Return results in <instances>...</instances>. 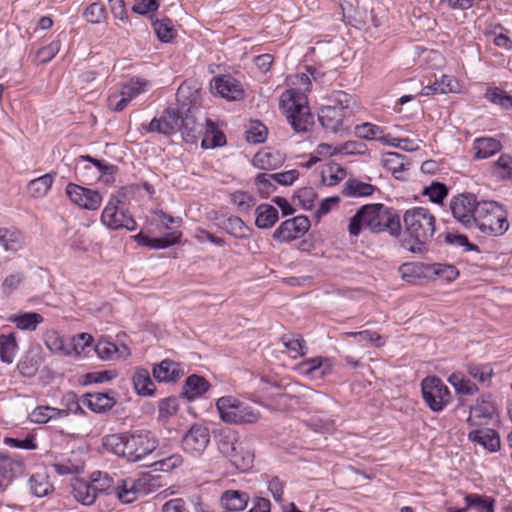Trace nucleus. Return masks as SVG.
<instances>
[{
	"mask_svg": "<svg viewBox=\"0 0 512 512\" xmlns=\"http://www.w3.org/2000/svg\"><path fill=\"white\" fill-rule=\"evenodd\" d=\"M363 228L372 233L387 232L392 237H399L402 231L398 213L381 203L363 205L351 217L348 225L350 235L359 236Z\"/></svg>",
	"mask_w": 512,
	"mask_h": 512,
	"instance_id": "obj_1",
	"label": "nucleus"
},
{
	"mask_svg": "<svg viewBox=\"0 0 512 512\" xmlns=\"http://www.w3.org/2000/svg\"><path fill=\"white\" fill-rule=\"evenodd\" d=\"M406 237L401 241L403 248L414 254H425L429 251L436 231L434 215L424 207H413L403 214Z\"/></svg>",
	"mask_w": 512,
	"mask_h": 512,
	"instance_id": "obj_2",
	"label": "nucleus"
},
{
	"mask_svg": "<svg viewBox=\"0 0 512 512\" xmlns=\"http://www.w3.org/2000/svg\"><path fill=\"white\" fill-rule=\"evenodd\" d=\"M158 439L149 430H134L107 437L105 446L115 455L128 462H138L153 453L158 447Z\"/></svg>",
	"mask_w": 512,
	"mask_h": 512,
	"instance_id": "obj_3",
	"label": "nucleus"
},
{
	"mask_svg": "<svg viewBox=\"0 0 512 512\" xmlns=\"http://www.w3.org/2000/svg\"><path fill=\"white\" fill-rule=\"evenodd\" d=\"M91 483L99 494V503L105 502L107 497L113 496L122 503L129 504L137 499L139 490L132 478L118 479L116 482L107 473L93 472Z\"/></svg>",
	"mask_w": 512,
	"mask_h": 512,
	"instance_id": "obj_4",
	"label": "nucleus"
},
{
	"mask_svg": "<svg viewBox=\"0 0 512 512\" xmlns=\"http://www.w3.org/2000/svg\"><path fill=\"white\" fill-rule=\"evenodd\" d=\"M280 108L297 133L308 131L309 126L313 124V116L310 113L306 96L296 90L288 91L287 98L282 95Z\"/></svg>",
	"mask_w": 512,
	"mask_h": 512,
	"instance_id": "obj_5",
	"label": "nucleus"
},
{
	"mask_svg": "<svg viewBox=\"0 0 512 512\" xmlns=\"http://www.w3.org/2000/svg\"><path fill=\"white\" fill-rule=\"evenodd\" d=\"M474 227L487 235H502L509 228L507 212L496 201H480Z\"/></svg>",
	"mask_w": 512,
	"mask_h": 512,
	"instance_id": "obj_6",
	"label": "nucleus"
},
{
	"mask_svg": "<svg viewBox=\"0 0 512 512\" xmlns=\"http://www.w3.org/2000/svg\"><path fill=\"white\" fill-rule=\"evenodd\" d=\"M221 420L230 424H251L259 419V413L233 396H223L216 402Z\"/></svg>",
	"mask_w": 512,
	"mask_h": 512,
	"instance_id": "obj_7",
	"label": "nucleus"
},
{
	"mask_svg": "<svg viewBox=\"0 0 512 512\" xmlns=\"http://www.w3.org/2000/svg\"><path fill=\"white\" fill-rule=\"evenodd\" d=\"M422 397L433 412L442 411L450 402L449 388L437 376H427L421 382Z\"/></svg>",
	"mask_w": 512,
	"mask_h": 512,
	"instance_id": "obj_8",
	"label": "nucleus"
},
{
	"mask_svg": "<svg viewBox=\"0 0 512 512\" xmlns=\"http://www.w3.org/2000/svg\"><path fill=\"white\" fill-rule=\"evenodd\" d=\"M480 201L473 193H461L453 196L449 208L453 218L467 229L474 228L475 214Z\"/></svg>",
	"mask_w": 512,
	"mask_h": 512,
	"instance_id": "obj_9",
	"label": "nucleus"
},
{
	"mask_svg": "<svg viewBox=\"0 0 512 512\" xmlns=\"http://www.w3.org/2000/svg\"><path fill=\"white\" fill-rule=\"evenodd\" d=\"M352 116V111L333 104L322 106L318 112L321 125L334 133L348 131L350 128L348 121Z\"/></svg>",
	"mask_w": 512,
	"mask_h": 512,
	"instance_id": "obj_10",
	"label": "nucleus"
},
{
	"mask_svg": "<svg viewBox=\"0 0 512 512\" xmlns=\"http://www.w3.org/2000/svg\"><path fill=\"white\" fill-rule=\"evenodd\" d=\"M65 192L71 202L80 208L97 210L101 206L102 196L97 190H92L75 183H68Z\"/></svg>",
	"mask_w": 512,
	"mask_h": 512,
	"instance_id": "obj_11",
	"label": "nucleus"
},
{
	"mask_svg": "<svg viewBox=\"0 0 512 512\" xmlns=\"http://www.w3.org/2000/svg\"><path fill=\"white\" fill-rule=\"evenodd\" d=\"M184 111L178 107H167L160 118H153L147 128L148 132L172 135L179 130Z\"/></svg>",
	"mask_w": 512,
	"mask_h": 512,
	"instance_id": "obj_12",
	"label": "nucleus"
},
{
	"mask_svg": "<svg viewBox=\"0 0 512 512\" xmlns=\"http://www.w3.org/2000/svg\"><path fill=\"white\" fill-rule=\"evenodd\" d=\"M210 89L215 95H219L230 101L242 100L245 91L239 80L231 75H219L212 79Z\"/></svg>",
	"mask_w": 512,
	"mask_h": 512,
	"instance_id": "obj_13",
	"label": "nucleus"
},
{
	"mask_svg": "<svg viewBox=\"0 0 512 512\" xmlns=\"http://www.w3.org/2000/svg\"><path fill=\"white\" fill-rule=\"evenodd\" d=\"M210 442V432L206 426L194 424L182 438L184 451L201 455Z\"/></svg>",
	"mask_w": 512,
	"mask_h": 512,
	"instance_id": "obj_14",
	"label": "nucleus"
},
{
	"mask_svg": "<svg viewBox=\"0 0 512 512\" xmlns=\"http://www.w3.org/2000/svg\"><path fill=\"white\" fill-rule=\"evenodd\" d=\"M310 220L305 215H299L285 220L273 232V239L279 242H289L297 237V234H304L310 228Z\"/></svg>",
	"mask_w": 512,
	"mask_h": 512,
	"instance_id": "obj_15",
	"label": "nucleus"
},
{
	"mask_svg": "<svg viewBox=\"0 0 512 512\" xmlns=\"http://www.w3.org/2000/svg\"><path fill=\"white\" fill-rule=\"evenodd\" d=\"M116 395L112 389L106 392H87L82 395V404L94 413H106L116 405Z\"/></svg>",
	"mask_w": 512,
	"mask_h": 512,
	"instance_id": "obj_16",
	"label": "nucleus"
},
{
	"mask_svg": "<svg viewBox=\"0 0 512 512\" xmlns=\"http://www.w3.org/2000/svg\"><path fill=\"white\" fill-rule=\"evenodd\" d=\"M297 369L312 379H323L332 374L333 364L330 358L317 356L300 362Z\"/></svg>",
	"mask_w": 512,
	"mask_h": 512,
	"instance_id": "obj_17",
	"label": "nucleus"
},
{
	"mask_svg": "<svg viewBox=\"0 0 512 512\" xmlns=\"http://www.w3.org/2000/svg\"><path fill=\"white\" fill-rule=\"evenodd\" d=\"M183 140L189 144H196L198 139L203 135V125L196 121L192 107L185 110L184 117L179 127Z\"/></svg>",
	"mask_w": 512,
	"mask_h": 512,
	"instance_id": "obj_18",
	"label": "nucleus"
},
{
	"mask_svg": "<svg viewBox=\"0 0 512 512\" xmlns=\"http://www.w3.org/2000/svg\"><path fill=\"white\" fill-rule=\"evenodd\" d=\"M152 374L159 383H174L181 378L184 372L179 363L170 359H164L153 366Z\"/></svg>",
	"mask_w": 512,
	"mask_h": 512,
	"instance_id": "obj_19",
	"label": "nucleus"
},
{
	"mask_svg": "<svg viewBox=\"0 0 512 512\" xmlns=\"http://www.w3.org/2000/svg\"><path fill=\"white\" fill-rule=\"evenodd\" d=\"M285 160L284 153L279 150L265 148L254 155L252 164L258 169L270 171L281 167Z\"/></svg>",
	"mask_w": 512,
	"mask_h": 512,
	"instance_id": "obj_20",
	"label": "nucleus"
},
{
	"mask_svg": "<svg viewBox=\"0 0 512 512\" xmlns=\"http://www.w3.org/2000/svg\"><path fill=\"white\" fill-rule=\"evenodd\" d=\"M181 233L177 231L169 232L162 237H150L143 232L133 236L138 245L151 249H165L180 241Z\"/></svg>",
	"mask_w": 512,
	"mask_h": 512,
	"instance_id": "obj_21",
	"label": "nucleus"
},
{
	"mask_svg": "<svg viewBox=\"0 0 512 512\" xmlns=\"http://www.w3.org/2000/svg\"><path fill=\"white\" fill-rule=\"evenodd\" d=\"M468 439L483 446L489 452H497L501 447L498 432L491 428L472 430L468 434Z\"/></svg>",
	"mask_w": 512,
	"mask_h": 512,
	"instance_id": "obj_22",
	"label": "nucleus"
},
{
	"mask_svg": "<svg viewBox=\"0 0 512 512\" xmlns=\"http://www.w3.org/2000/svg\"><path fill=\"white\" fill-rule=\"evenodd\" d=\"M249 494L240 490H226L220 497L221 506L227 512L243 511L249 502Z\"/></svg>",
	"mask_w": 512,
	"mask_h": 512,
	"instance_id": "obj_23",
	"label": "nucleus"
},
{
	"mask_svg": "<svg viewBox=\"0 0 512 512\" xmlns=\"http://www.w3.org/2000/svg\"><path fill=\"white\" fill-rule=\"evenodd\" d=\"M210 388V383L197 374L188 376L183 384L181 396L189 401L201 397Z\"/></svg>",
	"mask_w": 512,
	"mask_h": 512,
	"instance_id": "obj_24",
	"label": "nucleus"
},
{
	"mask_svg": "<svg viewBox=\"0 0 512 512\" xmlns=\"http://www.w3.org/2000/svg\"><path fill=\"white\" fill-rule=\"evenodd\" d=\"M214 221L217 227L225 230L235 238H246L247 235L245 234V231L250 230L245 222L238 216H216Z\"/></svg>",
	"mask_w": 512,
	"mask_h": 512,
	"instance_id": "obj_25",
	"label": "nucleus"
},
{
	"mask_svg": "<svg viewBox=\"0 0 512 512\" xmlns=\"http://www.w3.org/2000/svg\"><path fill=\"white\" fill-rule=\"evenodd\" d=\"M225 457L229 459L236 469L242 472L248 471L253 466L254 462V453L241 442L234 447L231 454H227Z\"/></svg>",
	"mask_w": 512,
	"mask_h": 512,
	"instance_id": "obj_26",
	"label": "nucleus"
},
{
	"mask_svg": "<svg viewBox=\"0 0 512 512\" xmlns=\"http://www.w3.org/2000/svg\"><path fill=\"white\" fill-rule=\"evenodd\" d=\"M132 382L136 393L139 396L150 397L156 392V386L152 380L150 373L145 368H138L133 377Z\"/></svg>",
	"mask_w": 512,
	"mask_h": 512,
	"instance_id": "obj_27",
	"label": "nucleus"
},
{
	"mask_svg": "<svg viewBox=\"0 0 512 512\" xmlns=\"http://www.w3.org/2000/svg\"><path fill=\"white\" fill-rule=\"evenodd\" d=\"M73 495L75 499L83 505L90 506L97 500L99 501V494L91 482L86 480L77 479L73 485Z\"/></svg>",
	"mask_w": 512,
	"mask_h": 512,
	"instance_id": "obj_28",
	"label": "nucleus"
},
{
	"mask_svg": "<svg viewBox=\"0 0 512 512\" xmlns=\"http://www.w3.org/2000/svg\"><path fill=\"white\" fill-rule=\"evenodd\" d=\"M42 363V357L38 350L29 349L20 359L17 364V369L20 374L24 377H33L36 375L40 365Z\"/></svg>",
	"mask_w": 512,
	"mask_h": 512,
	"instance_id": "obj_29",
	"label": "nucleus"
},
{
	"mask_svg": "<svg viewBox=\"0 0 512 512\" xmlns=\"http://www.w3.org/2000/svg\"><path fill=\"white\" fill-rule=\"evenodd\" d=\"M226 144V136L220 131L216 124L209 118H206V128L201 140V146L204 149H213L222 147Z\"/></svg>",
	"mask_w": 512,
	"mask_h": 512,
	"instance_id": "obj_30",
	"label": "nucleus"
},
{
	"mask_svg": "<svg viewBox=\"0 0 512 512\" xmlns=\"http://www.w3.org/2000/svg\"><path fill=\"white\" fill-rule=\"evenodd\" d=\"M502 144L499 140L492 137H481L474 141L473 149L475 159H486L499 152Z\"/></svg>",
	"mask_w": 512,
	"mask_h": 512,
	"instance_id": "obj_31",
	"label": "nucleus"
},
{
	"mask_svg": "<svg viewBox=\"0 0 512 512\" xmlns=\"http://www.w3.org/2000/svg\"><path fill=\"white\" fill-rule=\"evenodd\" d=\"M255 225L259 229H269L274 226V224L279 219L278 210L266 203L260 204L255 210Z\"/></svg>",
	"mask_w": 512,
	"mask_h": 512,
	"instance_id": "obj_32",
	"label": "nucleus"
},
{
	"mask_svg": "<svg viewBox=\"0 0 512 512\" xmlns=\"http://www.w3.org/2000/svg\"><path fill=\"white\" fill-rule=\"evenodd\" d=\"M376 190L377 187L372 184L362 182L355 178H350L343 185L341 193L345 197H368Z\"/></svg>",
	"mask_w": 512,
	"mask_h": 512,
	"instance_id": "obj_33",
	"label": "nucleus"
},
{
	"mask_svg": "<svg viewBox=\"0 0 512 512\" xmlns=\"http://www.w3.org/2000/svg\"><path fill=\"white\" fill-rule=\"evenodd\" d=\"M120 203V199L117 196L112 195L101 214L102 223L113 230L121 228V216L120 212L118 211V206Z\"/></svg>",
	"mask_w": 512,
	"mask_h": 512,
	"instance_id": "obj_34",
	"label": "nucleus"
},
{
	"mask_svg": "<svg viewBox=\"0 0 512 512\" xmlns=\"http://www.w3.org/2000/svg\"><path fill=\"white\" fill-rule=\"evenodd\" d=\"M9 321L20 330L34 331L44 321V318L37 312H23L11 315Z\"/></svg>",
	"mask_w": 512,
	"mask_h": 512,
	"instance_id": "obj_35",
	"label": "nucleus"
},
{
	"mask_svg": "<svg viewBox=\"0 0 512 512\" xmlns=\"http://www.w3.org/2000/svg\"><path fill=\"white\" fill-rule=\"evenodd\" d=\"M465 509H473L476 512H494L495 499L476 493L467 494L464 497Z\"/></svg>",
	"mask_w": 512,
	"mask_h": 512,
	"instance_id": "obj_36",
	"label": "nucleus"
},
{
	"mask_svg": "<svg viewBox=\"0 0 512 512\" xmlns=\"http://www.w3.org/2000/svg\"><path fill=\"white\" fill-rule=\"evenodd\" d=\"M18 352V343L15 333L0 335V360L6 364H12Z\"/></svg>",
	"mask_w": 512,
	"mask_h": 512,
	"instance_id": "obj_37",
	"label": "nucleus"
},
{
	"mask_svg": "<svg viewBox=\"0 0 512 512\" xmlns=\"http://www.w3.org/2000/svg\"><path fill=\"white\" fill-rule=\"evenodd\" d=\"M215 439L218 449L223 456L231 454L234 447L239 443L237 432L231 428L220 429Z\"/></svg>",
	"mask_w": 512,
	"mask_h": 512,
	"instance_id": "obj_38",
	"label": "nucleus"
},
{
	"mask_svg": "<svg viewBox=\"0 0 512 512\" xmlns=\"http://www.w3.org/2000/svg\"><path fill=\"white\" fill-rule=\"evenodd\" d=\"M429 264L424 263H403L398 271L402 277L407 282H414L416 279L422 277H429Z\"/></svg>",
	"mask_w": 512,
	"mask_h": 512,
	"instance_id": "obj_39",
	"label": "nucleus"
},
{
	"mask_svg": "<svg viewBox=\"0 0 512 512\" xmlns=\"http://www.w3.org/2000/svg\"><path fill=\"white\" fill-rule=\"evenodd\" d=\"M152 26L159 41L163 43L171 42L177 35L173 22L170 18L152 19Z\"/></svg>",
	"mask_w": 512,
	"mask_h": 512,
	"instance_id": "obj_40",
	"label": "nucleus"
},
{
	"mask_svg": "<svg viewBox=\"0 0 512 512\" xmlns=\"http://www.w3.org/2000/svg\"><path fill=\"white\" fill-rule=\"evenodd\" d=\"M54 176L55 173H47L31 180L27 187L29 194L35 198L45 196L52 186Z\"/></svg>",
	"mask_w": 512,
	"mask_h": 512,
	"instance_id": "obj_41",
	"label": "nucleus"
},
{
	"mask_svg": "<svg viewBox=\"0 0 512 512\" xmlns=\"http://www.w3.org/2000/svg\"><path fill=\"white\" fill-rule=\"evenodd\" d=\"M405 159L406 157L400 153L388 152L382 159V165L386 170L391 171L396 179H400L398 173L408 169Z\"/></svg>",
	"mask_w": 512,
	"mask_h": 512,
	"instance_id": "obj_42",
	"label": "nucleus"
},
{
	"mask_svg": "<svg viewBox=\"0 0 512 512\" xmlns=\"http://www.w3.org/2000/svg\"><path fill=\"white\" fill-rule=\"evenodd\" d=\"M61 405L63 408L60 411L65 412V417L70 413L80 416L86 415L85 410L82 408V397L79 398L74 391H68L62 396Z\"/></svg>",
	"mask_w": 512,
	"mask_h": 512,
	"instance_id": "obj_43",
	"label": "nucleus"
},
{
	"mask_svg": "<svg viewBox=\"0 0 512 512\" xmlns=\"http://www.w3.org/2000/svg\"><path fill=\"white\" fill-rule=\"evenodd\" d=\"M31 421L38 424H45L52 419L65 418V412L60 408L50 406H37L30 415Z\"/></svg>",
	"mask_w": 512,
	"mask_h": 512,
	"instance_id": "obj_44",
	"label": "nucleus"
},
{
	"mask_svg": "<svg viewBox=\"0 0 512 512\" xmlns=\"http://www.w3.org/2000/svg\"><path fill=\"white\" fill-rule=\"evenodd\" d=\"M280 340L289 352L295 354L293 357H303L308 352L306 341L300 335L284 334Z\"/></svg>",
	"mask_w": 512,
	"mask_h": 512,
	"instance_id": "obj_45",
	"label": "nucleus"
},
{
	"mask_svg": "<svg viewBox=\"0 0 512 512\" xmlns=\"http://www.w3.org/2000/svg\"><path fill=\"white\" fill-rule=\"evenodd\" d=\"M453 78L447 75H442L441 79H435L431 84L424 86L421 90V95L431 96L434 94H446L453 91Z\"/></svg>",
	"mask_w": 512,
	"mask_h": 512,
	"instance_id": "obj_46",
	"label": "nucleus"
},
{
	"mask_svg": "<svg viewBox=\"0 0 512 512\" xmlns=\"http://www.w3.org/2000/svg\"><path fill=\"white\" fill-rule=\"evenodd\" d=\"M346 177V170L337 163H329L321 172L322 183L335 186Z\"/></svg>",
	"mask_w": 512,
	"mask_h": 512,
	"instance_id": "obj_47",
	"label": "nucleus"
},
{
	"mask_svg": "<svg viewBox=\"0 0 512 512\" xmlns=\"http://www.w3.org/2000/svg\"><path fill=\"white\" fill-rule=\"evenodd\" d=\"M443 237V241L451 246L455 247H463L464 251H473V252H479V246L471 243L468 239V237L464 234L455 233V232H446L444 234H441L438 236V238Z\"/></svg>",
	"mask_w": 512,
	"mask_h": 512,
	"instance_id": "obj_48",
	"label": "nucleus"
},
{
	"mask_svg": "<svg viewBox=\"0 0 512 512\" xmlns=\"http://www.w3.org/2000/svg\"><path fill=\"white\" fill-rule=\"evenodd\" d=\"M484 97L490 103L499 105L504 110L512 109V96L498 87H488Z\"/></svg>",
	"mask_w": 512,
	"mask_h": 512,
	"instance_id": "obj_49",
	"label": "nucleus"
},
{
	"mask_svg": "<svg viewBox=\"0 0 512 512\" xmlns=\"http://www.w3.org/2000/svg\"><path fill=\"white\" fill-rule=\"evenodd\" d=\"M29 485L31 492L36 497H44L53 490V486L49 482L48 476L42 473L31 475Z\"/></svg>",
	"mask_w": 512,
	"mask_h": 512,
	"instance_id": "obj_50",
	"label": "nucleus"
},
{
	"mask_svg": "<svg viewBox=\"0 0 512 512\" xmlns=\"http://www.w3.org/2000/svg\"><path fill=\"white\" fill-rule=\"evenodd\" d=\"M428 269L429 276L432 274L447 282H452L459 276V270L452 264L433 263L428 265Z\"/></svg>",
	"mask_w": 512,
	"mask_h": 512,
	"instance_id": "obj_51",
	"label": "nucleus"
},
{
	"mask_svg": "<svg viewBox=\"0 0 512 512\" xmlns=\"http://www.w3.org/2000/svg\"><path fill=\"white\" fill-rule=\"evenodd\" d=\"M92 342V336L87 333H80L74 337L68 338V349L66 356H80L89 347Z\"/></svg>",
	"mask_w": 512,
	"mask_h": 512,
	"instance_id": "obj_52",
	"label": "nucleus"
},
{
	"mask_svg": "<svg viewBox=\"0 0 512 512\" xmlns=\"http://www.w3.org/2000/svg\"><path fill=\"white\" fill-rule=\"evenodd\" d=\"M22 236L18 231H11L6 228L0 229V246L6 251L16 252L21 248Z\"/></svg>",
	"mask_w": 512,
	"mask_h": 512,
	"instance_id": "obj_53",
	"label": "nucleus"
},
{
	"mask_svg": "<svg viewBox=\"0 0 512 512\" xmlns=\"http://www.w3.org/2000/svg\"><path fill=\"white\" fill-rule=\"evenodd\" d=\"M448 193L449 189L446 184L438 181H433L422 190V195L428 196L430 201L435 204H442L444 199L448 196Z\"/></svg>",
	"mask_w": 512,
	"mask_h": 512,
	"instance_id": "obj_54",
	"label": "nucleus"
},
{
	"mask_svg": "<svg viewBox=\"0 0 512 512\" xmlns=\"http://www.w3.org/2000/svg\"><path fill=\"white\" fill-rule=\"evenodd\" d=\"M45 344L47 348L53 353H58L66 356L68 349V338L62 337L56 331H50L45 334Z\"/></svg>",
	"mask_w": 512,
	"mask_h": 512,
	"instance_id": "obj_55",
	"label": "nucleus"
},
{
	"mask_svg": "<svg viewBox=\"0 0 512 512\" xmlns=\"http://www.w3.org/2000/svg\"><path fill=\"white\" fill-rule=\"evenodd\" d=\"M255 185L261 196V198H268L272 193L277 190L274 179L271 178V174L259 173L255 177Z\"/></svg>",
	"mask_w": 512,
	"mask_h": 512,
	"instance_id": "obj_56",
	"label": "nucleus"
},
{
	"mask_svg": "<svg viewBox=\"0 0 512 512\" xmlns=\"http://www.w3.org/2000/svg\"><path fill=\"white\" fill-rule=\"evenodd\" d=\"M448 381L454 386L458 394L473 395L478 391V387L474 382L464 379L455 373L449 376Z\"/></svg>",
	"mask_w": 512,
	"mask_h": 512,
	"instance_id": "obj_57",
	"label": "nucleus"
},
{
	"mask_svg": "<svg viewBox=\"0 0 512 512\" xmlns=\"http://www.w3.org/2000/svg\"><path fill=\"white\" fill-rule=\"evenodd\" d=\"M23 463L13 460L8 454H0V471L3 477L13 478L21 471Z\"/></svg>",
	"mask_w": 512,
	"mask_h": 512,
	"instance_id": "obj_58",
	"label": "nucleus"
},
{
	"mask_svg": "<svg viewBox=\"0 0 512 512\" xmlns=\"http://www.w3.org/2000/svg\"><path fill=\"white\" fill-rule=\"evenodd\" d=\"M230 201L240 212H246L256 204V198L246 191H235L230 194Z\"/></svg>",
	"mask_w": 512,
	"mask_h": 512,
	"instance_id": "obj_59",
	"label": "nucleus"
},
{
	"mask_svg": "<svg viewBox=\"0 0 512 512\" xmlns=\"http://www.w3.org/2000/svg\"><path fill=\"white\" fill-rule=\"evenodd\" d=\"M83 18L91 24H99L106 19V9L98 2L92 3L84 10Z\"/></svg>",
	"mask_w": 512,
	"mask_h": 512,
	"instance_id": "obj_60",
	"label": "nucleus"
},
{
	"mask_svg": "<svg viewBox=\"0 0 512 512\" xmlns=\"http://www.w3.org/2000/svg\"><path fill=\"white\" fill-rule=\"evenodd\" d=\"M267 138V127L259 121H254L246 131V140L249 143L259 144L265 142Z\"/></svg>",
	"mask_w": 512,
	"mask_h": 512,
	"instance_id": "obj_61",
	"label": "nucleus"
},
{
	"mask_svg": "<svg viewBox=\"0 0 512 512\" xmlns=\"http://www.w3.org/2000/svg\"><path fill=\"white\" fill-rule=\"evenodd\" d=\"M117 376L116 371L103 370L86 373L83 376V385L100 384L113 380Z\"/></svg>",
	"mask_w": 512,
	"mask_h": 512,
	"instance_id": "obj_62",
	"label": "nucleus"
},
{
	"mask_svg": "<svg viewBox=\"0 0 512 512\" xmlns=\"http://www.w3.org/2000/svg\"><path fill=\"white\" fill-rule=\"evenodd\" d=\"M294 198L299 200V204L305 210H311L317 198V193L312 187H302L294 193Z\"/></svg>",
	"mask_w": 512,
	"mask_h": 512,
	"instance_id": "obj_63",
	"label": "nucleus"
},
{
	"mask_svg": "<svg viewBox=\"0 0 512 512\" xmlns=\"http://www.w3.org/2000/svg\"><path fill=\"white\" fill-rule=\"evenodd\" d=\"M495 170L502 180H512V156L502 154L494 163Z\"/></svg>",
	"mask_w": 512,
	"mask_h": 512,
	"instance_id": "obj_64",
	"label": "nucleus"
}]
</instances>
